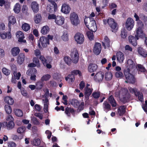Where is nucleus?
<instances>
[{
  "mask_svg": "<svg viewBox=\"0 0 147 147\" xmlns=\"http://www.w3.org/2000/svg\"><path fill=\"white\" fill-rule=\"evenodd\" d=\"M115 96L119 97L120 100L123 103L128 102L130 98V95L127 89L122 88L119 92H116Z\"/></svg>",
  "mask_w": 147,
  "mask_h": 147,
  "instance_id": "nucleus-1",
  "label": "nucleus"
},
{
  "mask_svg": "<svg viewBox=\"0 0 147 147\" xmlns=\"http://www.w3.org/2000/svg\"><path fill=\"white\" fill-rule=\"evenodd\" d=\"M84 23L87 28L92 32H95L97 30V26L95 20L90 17H85Z\"/></svg>",
  "mask_w": 147,
  "mask_h": 147,
  "instance_id": "nucleus-2",
  "label": "nucleus"
},
{
  "mask_svg": "<svg viewBox=\"0 0 147 147\" xmlns=\"http://www.w3.org/2000/svg\"><path fill=\"white\" fill-rule=\"evenodd\" d=\"M71 24L74 26H77L80 23V20L78 14L75 12H71L69 15Z\"/></svg>",
  "mask_w": 147,
  "mask_h": 147,
  "instance_id": "nucleus-3",
  "label": "nucleus"
},
{
  "mask_svg": "<svg viewBox=\"0 0 147 147\" xmlns=\"http://www.w3.org/2000/svg\"><path fill=\"white\" fill-rule=\"evenodd\" d=\"M143 25H137V27L135 32V37L138 40L140 38H143L146 37L145 34L143 30Z\"/></svg>",
  "mask_w": 147,
  "mask_h": 147,
  "instance_id": "nucleus-4",
  "label": "nucleus"
},
{
  "mask_svg": "<svg viewBox=\"0 0 147 147\" xmlns=\"http://www.w3.org/2000/svg\"><path fill=\"white\" fill-rule=\"evenodd\" d=\"M126 65V69L125 70L127 71L133 72L137 68L135 61L131 59L127 60Z\"/></svg>",
  "mask_w": 147,
  "mask_h": 147,
  "instance_id": "nucleus-5",
  "label": "nucleus"
},
{
  "mask_svg": "<svg viewBox=\"0 0 147 147\" xmlns=\"http://www.w3.org/2000/svg\"><path fill=\"white\" fill-rule=\"evenodd\" d=\"M14 119L12 116L9 115L7 117L6 119V126L8 129H11L14 127Z\"/></svg>",
  "mask_w": 147,
  "mask_h": 147,
  "instance_id": "nucleus-6",
  "label": "nucleus"
},
{
  "mask_svg": "<svg viewBox=\"0 0 147 147\" xmlns=\"http://www.w3.org/2000/svg\"><path fill=\"white\" fill-rule=\"evenodd\" d=\"M130 71L124 70V74L126 78L125 82L134 83L135 82L134 76L130 73Z\"/></svg>",
  "mask_w": 147,
  "mask_h": 147,
  "instance_id": "nucleus-7",
  "label": "nucleus"
},
{
  "mask_svg": "<svg viewBox=\"0 0 147 147\" xmlns=\"http://www.w3.org/2000/svg\"><path fill=\"white\" fill-rule=\"evenodd\" d=\"M74 40L76 43L79 45L82 44L84 41L85 38L84 35L80 33L77 32L74 36Z\"/></svg>",
  "mask_w": 147,
  "mask_h": 147,
  "instance_id": "nucleus-8",
  "label": "nucleus"
},
{
  "mask_svg": "<svg viewBox=\"0 0 147 147\" xmlns=\"http://www.w3.org/2000/svg\"><path fill=\"white\" fill-rule=\"evenodd\" d=\"M70 56L72 62L74 63H77L79 60V54L77 49L74 48L71 51Z\"/></svg>",
  "mask_w": 147,
  "mask_h": 147,
  "instance_id": "nucleus-9",
  "label": "nucleus"
},
{
  "mask_svg": "<svg viewBox=\"0 0 147 147\" xmlns=\"http://www.w3.org/2000/svg\"><path fill=\"white\" fill-rule=\"evenodd\" d=\"M134 24V21L133 19L129 18L127 19L125 22V27L127 30L129 31L133 29Z\"/></svg>",
  "mask_w": 147,
  "mask_h": 147,
  "instance_id": "nucleus-10",
  "label": "nucleus"
},
{
  "mask_svg": "<svg viewBox=\"0 0 147 147\" xmlns=\"http://www.w3.org/2000/svg\"><path fill=\"white\" fill-rule=\"evenodd\" d=\"M40 44L43 48L46 47L49 44V42L47 38L45 36H41L39 40V42L38 45L39 48H41V46Z\"/></svg>",
  "mask_w": 147,
  "mask_h": 147,
  "instance_id": "nucleus-11",
  "label": "nucleus"
},
{
  "mask_svg": "<svg viewBox=\"0 0 147 147\" xmlns=\"http://www.w3.org/2000/svg\"><path fill=\"white\" fill-rule=\"evenodd\" d=\"M107 23L111 28L112 32H115L118 30V27L116 23L113 18H109L107 19Z\"/></svg>",
  "mask_w": 147,
  "mask_h": 147,
  "instance_id": "nucleus-12",
  "label": "nucleus"
},
{
  "mask_svg": "<svg viewBox=\"0 0 147 147\" xmlns=\"http://www.w3.org/2000/svg\"><path fill=\"white\" fill-rule=\"evenodd\" d=\"M128 89L130 93H134L135 95L136 96L138 97V99L141 102L143 101V96L142 93L137 92V89L136 88H133L129 87L128 88Z\"/></svg>",
  "mask_w": 147,
  "mask_h": 147,
  "instance_id": "nucleus-13",
  "label": "nucleus"
},
{
  "mask_svg": "<svg viewBox=\"0 0 147 147\" xmlns=\"http://www.w3.org/2000/svg\"><path fill=\"white\" fill-rule=\"evenodd\" d=\"M37 71L35 69H28L27 72L26 74L29 76H31L30 79L31 80L35 81L36 80V74Z\"/></svg>",
  "mask_w": 147,
  "mask_h": 147,
  "instance_id": "nucleus-14",
  "label": "nucleus"
},
{
  "mask_svg": "<svg viewBox=\"0 0 147 147\" xmlns=\"http://www.w3.org/2000/svg\"><path fill=\"white\" fill-rule=\"evenodd\" d=\"M71 10V8L69 5L65 3L62 4L61 11L65 14H68L69 13Z\"/></svg>",
  "mask_w": 147,
  "mask_h": 147,
  "instance_id": "nucleus-15",
  "label": "nucleus"
},
{
  "mask_svg": "<svg viewBox=\"0 0 147 147\" xmlns=\"http://www.w3.org/2000/svg\"><path fill=\"white\" fill-rule=\"evenodd\" d=\"M16 37L18 39V41L21 43H26V40L24 39L25 38L23 32L21 31H18L16 33Z\"/></svg>",
  "mask_w": 147,
  "mask_h": 147,
  "instance_id": "nucleus-16",
  "label": "nucleus"
},
{
  "mask_svg": "<svg viewBox=\"0 0 147 147\" xmlns=\"http://www.w3.org/2000/svg\"><path fill=\"white\" fill-rule=\"evenodd\" d=\"M12 36L10 30L7 32L3 31L0 33V37L3 40H5L7 38L10 39H11Z\"/></svg>",
  "mask_w": 147,
  "mask_h": 147,
  "instance_id": "nucleus-17",
  "label": "nucleus"
},
{
  "mask_svg": "<svg viewBox=\"0 0 147 147\" xmlns=\"http://www.w3.org/2000/svg\"><path fill=\"white\" fill-rule=\"evenodd\" d=\"M71 103L75 107H77L79 106V108L80 110H82L83 109L84 105L83 102L81 103V105H79V103L77 100L73 99L71 100Z\"/></svg>",
  "mask_w": 147,
  "mask_h": 147,
  "instance_id": "nucleus-18",
  "label": "nucleus"
},
{
  "mask_svg": "<svg viewBox=\"0 0 147 147\" xmlns=\"http://www.w3.org/2000/svg\"><path fill=\"white\" fill-rule=\"evenodd\" d=\"M65 20V19L63 16H57L55 19V22L58 25L61 26L64 23Z\"/></svg>",
  "mask_w": 147,
  "mask_h": 147,
  "instance_id": "nucleus-19",
  "label": "nucleus"
},
{
  "mask_svg": "<svg viewBox=\"0 0 147 147\" xmlns=\"http://www.w3.org/2000/svg\"><path fill=\"white\" fill-rule=\"evenodd\" d=\"M101 50V44L98 42H96L94 46L93 52L96 55H99Z\"/></svg>",
  "mask_w": 147,
  "mask_h": 147,
  "instance_id": "nucleus-20",
  "label": "nucleus"
},
{
  "mask_svg": "<svg viewBox=\"0 0 147 147\" xmlns=\"http://www.w3.org/2000/svg\"><path fill=\"white\" fill-rule=\"evenodd\" d=\"M104 76V73L102 72H100L96 74L94 77V79L97 82H101L103 80Z\"/></svg>",
  "mask_w": 147,
  "mask_h": 147,
  "instance_id": "nucleus-21",
  "label": "nucleus"
},
{
  "mask_svg": "<svg viewBox=\"0 0 147 147\" xmlns=\"http://www.w3.org/2000/svg\"><path fill=\"white\" fill-rule=\"evenodd\" d=\"M31 7L34 13L37 12L39 10V5L36 1L32 2L31 4Z\"/></svg>",
  "mask_w": 147,
  "mask_h": 147,
  "instance_id": "nucleus-22",
  "label": "nucleus"
},
{
  "mask_svg": "<svg viewBox=\"0 0 147 147\" xmlns=\"http://www.w3.org/2000/svg\"><path fill=\"white\" fill-rule=\"evenodd\" d=\"M117 60L120 63H122L123 62L124 59L123 54L121 52H117L116 55Z\"/></svg>",
  "mask_w": 147,
  "mask_h": 147,
  "instance_id": "nucleus-23",
  "label": "nucleus"
},
{
  "mask_svg": "<svg viewBox=\"0 0 147 147\" xmlns=\"http://www.w3.org/2000/svg\"><path fill=\"white\" fill-rule=\"evenodd\" d=\"M25 56L24 53H20L18 57L17 62L20 65L22 64L24 62Z\"/></svg>",
  "mask_w": 147,
  "mask_h": 147,
  "instance_id": "nucleus-24",
  "label": "nucleus"
},
{
  "mask_svg": "<svg viewBox=\"0 0 147 147\" xmlns=\"http://www.w3.org/2000/svg\"><path fill=\"white\" fill-rule=\"evenodd\" d=\"M97 67V65L95 64H90L88 66V70L90 72H93L96 70Z\"/></svg>",
  "mask_w": 147,
  "mask_h": 147,
  "instance_id": "nucleus-25",
  "label": "nucleus"
},
{
  "mask_svg": "<svg viewBox=\"0 0 147 147\" xmlns=\"http://www.w3.org/2000/svg\"><path fill=\"white\" fill-rule=\"evenodd\" d=\"M136 40V37L134 36L130 35L129 37V42L134 46H135L137 45Z\"/></svg>",
  "mask_w": 147,
  "mask_h": 147,
  "instance_id": "nucleus-26",
  "label": "nucleus"
},
{
  "mask_svg": "<svg viewBox=\"0 0 147 147\" xmlns=\"http://www.w3.org/2000/svg\"><path fill=\"white\" fill-rule=\"evenodd\" d=\"M42 101L44 104V111L45 113H47L48 111V107L49 105L48 100L47 98H45V99H42Z\"/></svg>",
  "mask_w": 147,
  "mask_h": 147,
  "instance_id": "nucleus-27",
  "label": "nucleus"
},
{
  "mask_svg": "<svg viewBox=\"0 0 147 147\" xmlns=\"http://www.w3.org/2000/svg\"><path fill=\"white\" fill-rule=\"evenodd\" d=\"M49 30V28L48 26H45L42 27L40 32L43 35H46L48 33Z\"/></svg>",
  "mask_w": 147,
  "mask_h": 147,
  "instance_id": "nucleus-28",
  "label": "nucleus"
},
{
  "mask_svg": "<svg viewBox=\"0 0 147 147\" xmlns=\"http://www.w3.org/2000/svg\"><path fill=\"white\" fill-rule=\"evenodd\" d=\"M5 102L9 105H12L14 102L13 99L9 96H6L4 98Z\"/></svg>",
  "mask_w": 147,
  "mask_h": 147,
  "instance_id": "nucleus-29",
  "label": "nucleus"
},
{
  "mask_svg": "<svg viewBox=\"0 0 147 147\" xmlns=\"http://www.w3.org/2000/svg\"><path fill=\"white\" fill-rule=\"evenodd\" d=\"M102 45L105 48L106 47H109L110 46V41L108 38L105 36L104 39L102 42Z\"/></svg>",
  "mask_w": 147,
  "mask_h": 147,
  "instance_id": "nucleus-30",
  "label": "nucleus"
},
{
  "mask_svg": "<svg viewBox=\"0 0 147 147\" xmlns=\"http://www.w3.org/2000/svg\"><path fill=\"white\" fill-rule=\"evenodd\" d=\"M20 51V49L18 47H14L11 49V54L13 56H16L19 53Z\"/></svg>",
  "mask_w": 147,
  "mask_h": 147,
  "instance_id": "nucleus-31",
  "label": "nucleus"
},
{
  "mask_svg": "<svg viewBox=\"0 0 147 147\" xmlns=\"http://www.w3.org/2000/svg\"><path fill=\"white\" fill-rule=\"evenodd\" d=\"M9 23L8 26L9 27L11 25H13L16 23V20L15 17L13 16H9L8 18Z\"/></svg>",
  "mask_w": 147,
  "mask_h": 147,
  "instance_id": "nucleus-32",
  "label": "nucleus"
},
{
  "mask_svg": "<svg viewBox=\"0 0 147 147\" xmlns=\"http://www.w3.org/2000/svg\"><path fill=\"white\" fill-rule=\"evenodd\" d=\"M138 51L139 54L144 57H146L147 56V53L141 47L138 48Z\"/></svg>",
  "mask_w": 147,
  "mask_h": 147,
  "instance_id": "nucleus-33",
  "label": "nucleus"
},
{
  "mask_svg": "<svg viewBox=\"0 0 147 147\" xmlns=\"http://www.w3.org/2000/svg\"><path fill=\"white\" fill-rule=\"evenodd\" d=\"M61 39L64 41H68L69 39L68 32L66 31H64L63 32L61 37Z\"/></svg>",
  "mask_w": 147,
  "mask_h": 147,
  "instance_id": "nucleus-34",
  "label": "nucleus"
},
{
  "mask_svg": "<svg viewBox=\"0 0 147 147\" xmlns=\"http://www.w3.org/2000/svg\"><path fill=\"white\" fill-rule=\"evenodd\" d=\"M125 107L124 106L120 107L118 109L117 114L120 116L122 115L125 113Z\"/></svg>",
  "mask_w": 147,
  "mask_h": 147,
  "instance_id": "nucleus-35",
  "label": "nucleus"
},
{
  "mask_svg": "<svg viewBox=\"0 0 147 147\" xmlns=\"http://www.w3.org/2000/svg\"><path fill=\"white\" fill-rule=\"evenodd\" d=\"M93 90L92 87L89 88H85V97H87L88 98L91 94Z\"/></svg>",
  "mask_w": 147,
  "mask_h": 147,
  "instance_id": "nucleus-36",
  "label": "nucleus"
},
{
  "mask_svg": "<svg viewBox=\"0 0 147 147\" xmlns=\"http://www.w3.org/2000/svg\"><path fill=\"white\" fill-rule=\"evenodd\" d=\"M22 28L23 30L27 32L30 30V26L28 24L24 23L22 24Z\"/></svg>",
  "mask_w": 147,
  "mask_h": 147,
  "instance_id": "nucleus-37",
  "label": "nucleus"
},
{
  "mask_svg": "<svg viewBox=\"0 0 147 147\" xmlns=\"http://www.w3.org/2000/svg\"><path fill=\"white\" fill-rule=\"evenodd\" d=\"M15 71L13 72L12 76L15 78L17 80H19L21 76V74L20 72H17L16 71V67H15Z\"/></svg>",
  "mask_w": 147,
  "mask_h": 147,
  "instance_id": "nucleus-38",
  "label": "nucleus"
},
{
  "mask_svg": "<svg viewBox=\"0 0 147 147\" xmlns=\"http://www.w3.org/2000/svg\"><path fill=\"white\" fill-rule=\"evenodd\" d=\"M74 112V110L71 108L67 107L65 108V113L68 116H70L71 113H73Z\"/></svg>",
  "mask_w": 147,
  "mask_h": 147,
  "instance_id": "nucleus-39",
  "label": "nucleus"
},
{
  "mask_svg": "<svg viewBox=\"0 0 147 147\" xmlns=\"http://www.w3.org/2000/svg\"><path fill=\"white\" fill-rule=\"evenodd\" d=\"M15 115L19 117H21L23 115V113L22 110L19 109H15L13 110Z\"/></svg>",
  "mask_w": 147,
  "mask_h": 147,
  "instance_id": "nucleus-40",
  "label": "nucleus"
},
{
  "mask_svg": "<svg viewBox=\"0 0 147 147\" xmlns=\"http://www.w3.org/2000/svg\"><path fill=\"white\" fill-rule=\"evenodd\" d=\"M51 77V76L49 74L44 75L41 77V80L42 82L47 81L50 79Z\"/></svg>",
  "mask_w": 147,
  "mask_h": 147,
  "instance_id": "nucleus-41",
  "label": "nucleus"
},
{
  "mask_svg": "<svg viewBox=\"0 0 147 147\" xmlns=\"http://www.w3.org/2000/svg\"><path fill=\"white\" fill-rule=\"evenodd\" d=\"M112 74L110 71L107 72L105 74V78L107 80H111L112 78Z\"/></svg>",
  "mask_w": 147,
  "mask_h": 147,
  "instance_id": "nucleus-42",
  "label": "nucleus"
},
{
  "mask_svg": "<svg viewBox=\"0 0 147 147\" xmlns=\"http://www.w3.org/2000/svg\"><path fill=\"white\" fill-rule=\"evenodd\" d=\"M13 10L16 13H18L20 11V6L19 3H16L14 6Z\"/></svg>",
  "mask_w": 147,
  "mask_h": 147,
  "instance_id": "nucleus-43",
  "label": "nucleus"
},
{
  "mask_svg": "<svg viewBox=\"0 0 147 147\" xmlns=\"http://www.w3.org/2000/svg\"><path fill=\"white\" fill-rule=\"evenodd\" d=\"M65 80L69 82H73L75 79L74 76L73 75L70 74L65 78Z\"/></svg>",
  "mask_w": 147,
  "mask_h": 147,
  "instance_id": "nucleus-44",
  "label": "nucleus"
},
{
  "mask_svg": "<svg viewBox=\"0 0 147 147\" xmlns=\"http://www.w3.org/2000/svg\"><path fill=\"white\" fill-rule=\"evenodd\" d=\"M109 100L113 107L116 106V101L112 96H111L109 97Z\"/></svg>",
  "mask_w": 147,
  "mask_h": 147,
  "instance_id": "nucleus-45",
  "label": "nucleus"
},
{
  "mask_svg": "<svg viewBox=\"0 0 147 147\" xmlns=\"http://www.w3.org/2000/svg\"><path fill=\"white\" fill-rule=\"evenodd\" d=\"M42 17L40 14H38L34 18V21L36 24L40 23Z\"/></svg>",
  "mask_w": 147,
  "mask_h": 147,
  "instance_id": "nucleus-46",
  "label": "nucleus"
},
{
  "mask_svg": "<svg viewBox=\"0 0 147 147\" xmlns=\"http://www.w3.org/2000/svg\"><path fill=\"white\" fill-rule=\"evenodd\" d=\"M5 110L6 113L9 115L12 112L11 108V106L8 105H5Z\"/></svg>",
  "mask_w": 147,
  "mask_h": 147,
  "instance_id": "nucleus-47",
  "label": "nucleus"
},
{
  "mask_svg": "<svg viewBox=\"0 0 147 147\" xmlns=\"http://www.w3.org/2000/svg\"><path fill=\"white\" fill-rule=\"evenodd\" d=\"M86 35L88 38L90 40H92L94 39V34L92 32L88 31L87 32Z\"/></svg>",
  "mask_w": 147,
  "mask_h": 147,
  "instance_id": "nucleus-48",
  "label": "nucleus"
},
{
  "mask_svg": "<svg viewBox=\"0 0 147 147\" xmlns=\"http://www.w3.org/2000/svg\"><path fill=\"white\" fill-rule=\"evenodd\" d=\"M26 130V127L24 126H22L18 128L17 132L19 134L24 133L25 132Z\"/></svg>",
  "mask_w": 147,
  "mask_h": 147,
  "instance_id": "nucleus-49",
  "label": "nucleus"
},
{
  "mask_svg": "<svg viewBox=\"0 0 147 147\" xmlns=\"http://www.w3.org/2000/svg\"><path fill=\"white\" fill-rule=\"evenodd\" d=\"M134 17L136 19V21H137V25H144L142 21L139 20V18L136 13H134Z\"/></svg>",
  "mask_w": 147,
  "mask_h": 147,
  "instance_id": "nucleus-50",
  "label": "nucleus"
},
{
  "mask_svg": "<svg viewBox=\"0 0 147 147\" xmlns=\"http://www.w3.org/2000/svg\"><path fill=\"white\" fill-rule=\"evenodd\" d=\"M127 35V32L125 29L122 30L121 34V36L122 38H125Z\"/></svg>",
  "mask_w": 147,
  "mask_h": 147,
  "instance_id": "nucleus-51",
  "label": "nucleus"
},
{
  "mask_svg": "<svg viewBox=\"0 0 147 147\" xmlns=\"http://www.w3.org/2000/svg\"><path fill=\"white\" fill-rule=\"evenodd\" d=\"M104 107L105 111L106 112H107L110 109L111 106L107 102H105L104 103Z\"/></svg>",
  "mask_w": 147,
  "mask_h": 147,
  "instance_id": "nucleus-52",
  "label": "nucleus"
},
{
  "mask_svg": "<svg viewBox=\"0 0 147 147\" xmlns=\"http://www.w3.org/2000/svg\"><path fill=\"white\" fill-rule=\"evenodd\" d=\"M32 144L35 146L39 145L40 143V140L39 139L33 140L31 142Z\"/></svg>",
  "mask_w": 147,
  "mask_h": 147,
  "instance_id": "nucleus-53",
  "label": "nucleus"
},
{
  "mask_svg": "<svg viewBox=\"0 0 147 147\" xmlns=\"http://www.w3.org/2000/svg\"><path fill=\"white\" fill-rule=\"evenodd\" d=\"M137 67L136 68L138 70V73H139V72H144L145 71V69L144 67L141 65L140 64H138L137 65Z\"/></svg>",
  "mask_w": 147,
  "mask_h": 147,
  "instance_id": "nucleus-54",
  "label": "nucleus"
},
{
  "mask_svg": "<svg viewBox=\"0 0 147 147\" xmlns=\"http://www.w3.org/2000/svg\"><path fill=\"white\" fill-rule=\"evenodd\" d=\"M33 62L35 63L36 66L38 67H39L40 66V64L39 61L38 59L36 57H34L33 59Z\"/></svg>",
  "mask_w": 147,
  "mask_h": 147,
  "instance_id": "nucleus-55",
  "label": "nucleus"
},
{
  "mask_svg": "<svg viewBox=\"0 0 147 147\" xmlns=\"http://www.w3.org/2000/svg\"><path fill=\"white\" fill-rule=\"evenodd\" d=\"M55 5H56L55 4H51V5H48L47 7V9L48 11L51 12H52Z\"/></svg>",
  "mask_w": 147,
  "mask_h": 147,
  "instance_id": "nucleus-56",
  "label": "nucleus"
},
{
  "mask_svg": "<svg viewBox=\"0 0 147 147\" xmlns=\"http://www.w3.org/2000/svg\"><path fill=\"white\" fill-rule=\"evenodd\" d=\"M2 70L3 73L6 76H8L10 74V71L5 67L3 68Z\"/></svg>",
  "mask_w": 147,
  "mask_h": 147,
  "instance_id": "nucleus-57",
  "label": "nucleus"
},
{
  "mask_svg": "<svg viewBox=\"0 0 147 147\" xmlns=\"http://www.w3.org/2000/svg\"><path fill=\"white\" fill-rule=\"evenodd\" d=\"M11 138L12 140L15 141H18L19 140H21L22 138H20L19 136L16 134H13L11 136Z\"/></svg>",
  "mask_w": 147,
  "mask_h": 147,
  "instance_id": "nucleus-58",
  "label": "nucleus"
},
{
  "mask_svg": "<svg viewBox=\"0 0 147 147\" xmlns=\"http://www.w3.org/2000/svg\"><path fill=\"white\" fill-rule=\"evenodd\" d=\"M36 88L38 89H41L43 86V84L42 82L38 81L36 84Z\"/></svg>",
  "mask_w": 147,
  "mask_h": 147,
  "instance_id": "nucleus-59",
  "label": "nucleus"
},
{
  "mask_svg": "<svg viewBox=\"0 0 147 147\" xmlns=\"http://www.w3.org/2000/svg\"><path fill=\"white\" fill-rule=\"evenodd\" d=\"M71 74L74 75H78L79 76L81 75V72L79 70H74L72 71Z\"/></svg>",
  "mask_w": 147,
  "mask_h": 147,
  "instance_id": "nucleus-60",
  "label": "nucleus"
},
{
  "mask_svg": "<svg viewBox=\"0 0 147 147\" xmlns=\"http://www.w3.org/2000/svg\"><path fill=\"white\" fill-rule=\"evenodd\" d=\"M56 17L57 16L55 14H49L47 18L49 20L54 19L55 20Z\"/></svg>",
  "mask_w": 147,
  "mask_h": 147,
  "instance_id": "nucleus-61",
  "label": "nucleus"
},
{
  "mask_svg": "<svg viewBox=\"0 0 147 147\" xmlns=\"http://www.w3.org/2000/svg\"><path fill=\"white\" fill-rule=\"evenodd\" d=\"M115 76L117 78H122L123 77V75L121 71H117L115 73Z\"/></svg>",
  "mask_w": 147,
  "mask_h": 147,
  "instance_id": "nucleus-62",
  "label": "nucleus"
},
{
  "mask_svg": "<svg viewBox=\"0 0 147 147\" xmlns=\"http://www.w3.org/2000/svg\"><path fill=\"white\" fill-rule=\"evenodd\" d=\"M64 60L65 62L68 65L70 64L71 61V59L69 57L65 56L64 57Z\"/></svg>",
  "mask_w": 147,
  "mask_h": 147,
  "instance_id": "nucleus-63",
  "label": "nucleus"
},
{
  "mask_svg": "<svg viewBox=\"0 0 147 147\" xmlns=\"http://www.w3.org/2000/svg\"><path fill=\"white\" fill-rule=\"evenodd\" d=\"M9 147H16V143L13 142H9L8 144Z\"/></svg>",
  "mask_w": 147,
  "mask_h": 147,
  "instance_id": "nucleus-64",
  "label": "nucleus"
}]
</instances>
